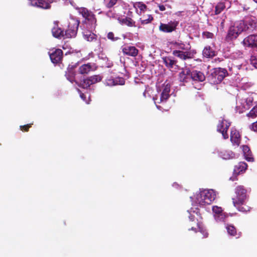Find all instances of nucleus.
<instances>
[{
    "instance_id": "c756f323",
    "label": "nucleus",
    "mask_w": 257,
    "mask_h": 257,
    "mask_svg": "<svg viewBox=\"0 0 257 257\" xmlns=\"http://www.w3.org/2000/svg\"><path fill=\"white\" fill-rule=\"evenodd\" d=\"M203 55L206 58L212 57L215 55V53L210 47H205L203 51Z\"/></svg>"
},
{
    "instance_id": "ddd939ff",
    "label": "nucleus",
    "mask_w": 257,
    "mask_h": 257,
    "mask_svg": "<svg viewBox=\"0 0 257 257\" xmlns=\"http://www.w3.org/2000/svg\"><path fill=\"white\" fill-rule=\"evenodd\" d=\"M177 25V23L174 22H170L168 24L161 23L159 30L164 33H171L176 29Z\"/></svg>"
},
{
    "instance_id": "b1692460",
    "label": "nucleus",
    "mask_w": 257,
    "mask_h": 257,
    "mask_svg": "<svg viewBox=\"0 0 257 257\" xmlns=\"http://www.w3.org/2000/svg\"><path fill=\"white\" fill-rule=\"evenodd\" d=\"M230 7V3L228 1L221 2L217 4L215 7V14H220L225 8Z\"/></svg>"
},
{
    "instance_id": "dca6fc26",
    "label": "nucleus",
    "mask_w": 257,
    "mask_h": 257,
    "mask_svg": "<svg viewBox=\"0 0 257 257\" xmlns=\"http://www.w3.org/2000/svg\"><path fill=\"white\" fill-rule=\"evenodd\" d=\"M52 33L53 36L56 38H64V31L61 29V28L59 27L57 22H55L54 23V26L52 29Z\"/></svg>"
},
{
    "instance_id": "a19ab883",
    "label": "nucleus",
    "mask_w": 257,
    "mask_h": 257,
    "mask_svg": "<svg viewBox=\"0 0 257 257\" xmlns=\"http://www.w3.org/2000/svg\"><path fill=\"white\" fill-rule=\"evenodd\" d=\"M107 38L108 39H110L112 41H115V40H117V38H115L114 37V34L112 33V32H109L108 34H107Z\"/></svg>"
},
{
    "instance_id": "0eeeda50",
    "label": "nucleus",
    "mask_w": 257,
    "mask_h": 257,
    "mask_svg": "<svg viewBox=\"0 0 257 257\" xmlns=\"http://www.w3.org/2000/svg\"><path fill=\"white\" fill-rule=\"evenodd\" d=\"M102 77L99 75H94L87 77L81 82L80 86L83 88H88L91 85L101 81Z\"/></svg>"
},
{
    "instance_id": "58836bf2",
    "label": "nucleus",
    "mask_w": 257,
    "mask_h": 257,
    "mask_svg": "<svg viewBox=\"0 0 257 257\" xmlns=\"http://www.w3.org/2000/svg\"><path fill=\"white\" fill-rule=\"evenodd\" d=\"M213 34L209 32H204L203 33V36L206 38H212Z\"/></svg>"
},
{
    "instance_id": "09e8293b",
    "label": "nucleus",
    "mask_w": 257,
    "mask_h": 257,
    "mask_svg": "<svg viewBox=\"0 0 257 257\" xmlns=\"http://www.w3.org/2000/svg\"><path fill=\"white\" fill-rule=\"evenodd\" d=\"M189 213L191 214V213L192 212V209H191L190 211H188Z\"/></svg>"
},
{
    "instance_id": "6e6552de",
    "label": "nucleus",
    "mask_w": 257,
    "mask_h": 257,
    "mask_svg": "<svg viewBox=\"0 0 257 257\" xmlns=\"http://www.w3.org/2000/svg\"><path fill=\"white\" fill-rule=\"evenodd\" d=\"M52 52H49V56L51 62L54 64L61 63L63 57V52L60 49L52 50Z\"/></svg>"
},
{
    "instance_id": "c9c22d12",
    "label": "nucleus",
    "mask_w": 257,
    "mask_h": 257,
    "mask_svg": "<svg viewBox=\"0 0 257 257\" xmlns=\"http://www.w3.org/2000/svg\"><path fill=\"white\" fill-rule=\"evenodd\" d=\"M138 54V50L134 46H130V56H136Z\"/></svg>"
},
{
    "instance_id": "9d476101",
    "label": "nucleus",
    "mask_w": 257,
    "mask_h": 257,
    "mask_svg": "<svg viewBox=\"0 0 257 257\" xmlns=\"http://www.w3.org/2000/svg\"><path fill=\"white\" fill-rule=\"evenodd\" d=\"M230 125V123L225 119H222L221 120L219 121V123L217 126V131L222 134L224 139H226L228 138V136L226 133Z\"/></svg>"
},
{
    "instance_id": "4c0bfd02",
    "label": "nucleus",
    "mask_w": 257,
    "mask_h": 257,
    "mask_svg": "<svg viewBox=\"0 0 257 257\" xmlns=\"http://www.w3.org/2000/svg\"><path fill=\"white\" fill-rule=\"evenodd\" d=\"M33 123H29L24 125H21L20 126V130L23 132H28L29 128L32 126Z\"/></svg>"
},
{
    "instance_id": "f704fd0d",
    "label": "nucleus",
    "mask_w": 257,
    "mask_h": 257,
    "mask_svg": "<svg viewBox=\"0 0 257 257\" xmlns=\"http://www.w3.org/2000/svg\"><path fill=\"white\" fill-rule=\"evenodd\" d=\"M104 2L106 3V7L107 8H111L116 4L117 0H104Z\"/></svg>"
},
{
    "instance_id": "c85d7f7f",
    "label": "nucleus",
    "mask_w": 257,
    "mask_h": 257,
    "mask_svg": "<svg viewBox=\"0 0 257 257\" xmlns=\"http://www.w3.org/2000/svg\"><path fill=\"white\" fill-rule=\"evenodd\" d=\"M242 151L245 156V158L247 161H253V158L251 157V155H250V151L248 146H242Z\"/></svg>"
},
{
    "instance_id": "f257e3e1",
    "label": "nucleus",
    "mask_w": 257,
    "mask_h": 257,
    "mask_svg": "<svg viewBox=\"0 0 257 257\" xmlns=\"http://www.w3.org/2000/svg\"><path fill=\"white\" fill-rule=\"evenodd\" d=\"M77 10L84 19L82 22V27L86 29L94 30L97 26V19L95 14L84 7L78 8Z\"/></svg>"
},
{
    "instance_id": "2f4dec72",
    "label": "nucleus",
    "mask_w": 257,
    "mask_h": 257,
    "mask_svg": "<svg viewBox=\"0 0 257 257\" xmlns=\"http://www.w3.org/2000/svg\"><path fill=\"white\" fill-rule=\"evenodd\" d=\"M67 79L71 82L74 81L75 72L72 68H69L65 74Z\"/></svg>"
},
{
    "instance_id": "a211bd4d",
    "label": "nucleus",
    "mask_w": 257,
    "mask_h": 257,
    "mask_svg": "<svg viewBox=\"0 0 257 257\" xmlns=\"http://www.w3.org/2000/svg\"><path fill=\"white\" fill-rule=\"evenodd\" d=\"M31 4L33 6L44 9H49L51 8L50 4L44 0H32Z\"/></svg>"
},
{
    "instance_id": "f8f14e48",
    "label": "nucleus",
    "mask_w": 257,
    "mask_h": 257,
    "mask_svg": "<svg viewBox=\"0 0 257 257\" xmlns=\"http://www.w3.org/2000/svg\"><path fill=\"white\" fill-rule=\"evenodd\" d=\"M163 62L172 71H177L179 69V66L177 64V61L172 59L170 57H166L163 58Z\"/></svg>"
},
{
    "instance_id": "72a5a7b5",
    "label": "nucleus",
    "mask_w": 257,
    "mask_h": 257,
    "mask_svg": "<svg viewBox=\"0 0 257 257\" xmlns=\"http://www.w3.org/2000/svg\"><path fill=\"white\" fill-rule=\"evenodd\" d=\"M226 228L229 234L232 236H234L236 234V231L233 226L227 225Z\"/></svg>"
},
{
    "instance_id": "79ce46f5",
    "label": "nucleus",
    "mask_w": 257,
    "mask_h": 257,
    "mask_svg": "<svg viewBox=\"0 0 257 257\" xmlns=\"http://www.w3.org/2000/svg\"><path fill=\"white\" fill-rule=\"evenodd\" d=\"M250 128L254 132H257V121L251 124Z\"/></svg>"
},
{
    "instance_id": "a878e982",
    "label": "nucleus",
    "mask_w": 257,
    "mask_h": 257,
    "mask_svg": "<svg viewBox=\"0 0 257 257\" xmlns=\"http://www.w3.org/2000/svg\"><path fill=\"white\" fill-rule=\"evenodd\" d=\"M92 69V65L90 63L83 64L79 67V72L81 74H86L90 72Z\"/></svg>"
},
{
    "instance_id": "2eb2a0df",
    "label": "nucleus",
    "mask_w": 257,
    "mask_h": 257,
    "mask_svg": "<svg viewBox=\"0 0 257 257\" xmlns=\"http://www.w3.org/2000/svg\"><path fill=\"white\" fill-rule=\"evenodd\" d=\"M125 81L122 77H117L115 78H108L105 80V83L109 86H113L116 85H123Z\"/></svg>"
},
{
    "instance_id": "473e14b6",
    "label": "nucleus",
    "mask_w": 257,
    "mask_h": 257,
    "mask_svg": "<svg viewBox=\"0 0 257 257\" xmlns=\"http://www.w3.org/2000/svg\"><path fill=\"white\" fill-rule=\"evenodd\" d=\"M248 117L254 118L257 117V104L255 105L246 114Z\"/></svg>"
},
{
    "instance_id": "bb28decb",
    "label": "nucleus",
    "mask_w": 257,
    "mask_h": 257,
    "mask_svg": "<svg viewBox=\"0 0 257 257\" xmlns=\"http://www.w3.org/2000/svg\"><path fill=\"white\" fill-rule=\"evenodd\" d=\"M227 71L225 69L218 68L215 71V77H217L218 80L220 82L226 75Z\"/></svg>"
},
{
    "instance_id": "423d86ee",
    "label": "nucleus",
    "mask_w": 257,
    "mask_h": 257,
    "mask_svg": "<svg viewBox=\"0 0 257 257\" xmlns=\"http://www.w3.org/2000/svg\"><path fill=\"white\" fill-rule=\"evenodd\" d=\"M80 21L77 19L71 20L68 25V28L64 33V38L75 37L77 33Z\"/></svg>"
},
{
    "instance_id": "4468645a",
    "label": "nucleus",
    "mask_w": 257,
    "mask_h": 257,
    "mask_svg": "<svg viewBox=\"0 0 257 257\" xmlns=\"http://www.w3.org/2000/svg\"><path fill=\"white\" fill-rule=\"evenodd\" d=\"M173 54L182 60L191 58L193 56L190 50H176L173 51Z\"/></svg>"
},
{
    "instance_id": "864d4df0",
    "label": "nucleus",
    "mask_w": 257,
    "mask_h": 257,
    "mask_svg": "<svg viewBox=\"0 0 257 257\" xmlns=\"http://www.w3.org/2000/svg\"><path fill=\"white\" fill-rule=\"evenodd\" d=\"M191 229H192V230H194V228H193V227H192V228H191Z\"/></svg>"
},
{
    "instance_id": "ea45409f",
    "label": "nucleus",
    "mask_w": 257,
    "mask_h": 257,
    "mask_svg": "<svg viewBox=\"0 0 257 257\" xmlns=\"http://www.w3.org/2000/svg\"><path fill=\"white\" fill-rule=\"evenodd\" d=\"M251 63L255 68L257 69V58L254 56L251 57Z\"/></svg>"
},
{
    "instance_id": "49530a36",
    "label": "nucleus",
    "mask_w": 257,
    "mask_h": 257,
    "mask_svg": "<svg viewBox=\"0 0 257 257\" xmlns=\"http://www.w3.org/2000/svg\"><path fill=\"white\" fill-rule=\"evenodd\" d=\"M189 218L192 221H193L194 220V218H195V216L194 215H192V214H191L190 216H189Z\"/></svg>"
},
{
    "instance_id": "20e7f679",
    "label": "nucleus",
    "mask_w": 257,
    "mask_h": 257,
    "mask_svg": "<svg viewBox=\"0 0 257 257\" xmlns=\"http://www.w3.org/2000/svg\"><path fill=\"white\" fill-rule=\"evenodd\" d=\"M248 29L246 25L243 21H239L236 22L233 26H232L228 32V34L226 37V40L230 41L233 39H236L238 36L243 31Z\"/></svg>"
},
{
    "instance_id": "8fccbe9b",
    "label": "nucleus",
    "mask_w": 257,
    "mask_h": 257,
    "mask_svg": "<svg viewBox=\"0 0 257 257\" xmlns=\"http://www.w3.org/2000/svg\"><path fill=\"white\" fill-rule=\"evenodd\" d=\"M255 3H257V0H253Z\"/></svg>"
},
{
    "instance_id": "9b49d317",
    "label": "nucleus",
    "mask_w": 257,
    "mask_h": 257,
    "mask_svg": "<svg viewBox=\"0 0 257 257\" xmlns=\"http://www.w3.org/2000/svg\"><path fill=\"white\" fill-rule=\"evenodd\" d=\"M244 46L257 48V35H250L245 38L242 41Z\"/></svg>"
},
{
    "instance_id": "5701e85b",
    "label": "nucleus",
    "mask_w": 257,
    "mask_h": 257,
    "mask_svg": "<svg viewBox=\"0 0 257 257\" xmlns=\"http://www.w3.org/2000/svg\"><path fill=\"white\" fill-rule=\"evenodd\" d=\"M179 79L182 82H187L190 79L191 71L190 70L187 68L183 69L179 74Z\"/></svg>"
},
{
    "instance_id": "aec40b11",
    "label": "nucleus",
    "mask_w": 257,
    "mask_h": 257,
    "mask_svg": "<svg viewBox=\"0 0 257 257\" xmlns=\"http://www.w3.org/2000/svg\"><path fill=\"white\" fill-rule=\"evenodd\" d=\"M170 87L169 84H167L163 86V90L160 97V102L166 101L169 97Z\"/></svg>"
},
{
    "instance_id": "de8ad7c7",
    "label": "nucleus",
    "mask_w": 257,
    "mask_h": 257,
    "mask_svg": "<svg viewBox=\"0 0 257 257\" xmlns=\"http://www.w3.org/2000/svg\"><path fill=\"white\" fill-rule=\"evenodd\" d=\"M129 23H130V26H132V20L130 19Z\"/></svg>"
},
{
    "instance_id": "37998d69",
    "label": "nucleus",
    "mask_w": 257,
    "mask_h": 257,
    "mask_svg": "<svg viewBox=\"0 0 257 257\" xmlns=\"http://www.w3.org/2000/svg\"><path fill=\"white\" fill-rule=\"evenodd\" d=\"M200 232L202 233L204 237H206L208 235V233L204 230L202 228L199 227Z\"/></svg>"
},
{
    "instance_id": "603ef678",
    "label": "nucleus",
    "mask_w": 257,
    "mask_h": 257,
    "mask_svg": "<svg viewBox=\"0 0 257 257\" xmlns=\"http://www.w3.org/2000/svg\"><path fill=\"white\" fill-rule=\"evenodd\" d=\"M195 214H196L197 215H198L197 212H195Z\"/></svg>"
},
{
    "instance_id": "3c124183",
    "label": "nucleus",
    "mask_w": 257,
    "mask_h": 257,
    "mask_svg": "<svg viewBox=\"0 0 257 257\" xmlns=\"http://www.w3.org/2000/svg\"><path fill=\"white\" fill-rule=\"evenodd\" d=\"M190 198H191V199L192 200H193V197H190Z\"/></svg>"
},
{
    "instance_id": "7ed1b4c3",
    "label": "nucleus",
    "mask_w": 257,
    "mask_h": 257,
    "mask_svg": "<svg viewBox=\"0 0 257 257\" xmlns=\"http://www.w3.org/2000/svg\"><path fill=\"white\" fill-rule=\"evenodd\" d=\"M236 196L232 198L233 203L238 211L247 212L249 211V207L243 206L246 198V190L242 186H238L235 189Z\"/></svg>"
},
{
    "instance_id": "f3484780",
    "label": "nucleus",
    "mask_w": 257,
    "mask_h": 257,
    "mask_svg": "<svg viewBox=\"0 0 257 257\" xmlns=\"http://www.w3.org/2000/svg\"><path fill=\"white\" fill-rule=\"evenodd\" d=\"M91 30L86 29L83 32V37L88 42H96L97 41V36L92 32Z\"/></svg>"
},
{
    "instance_id": "7c9ffc66",
    "label": "nucleus",
    "mask_w": 257,
    "mask_h": 257,
    "mask_svg": "<svg viewBox=\"0 0 257 257\" xmlns=\"http://www.w3.org/2000/svg\"><path fill=\"white\" fill-rule=\"evenodd\" d=\"M220 156L223 159L228 160L234 157V153L230 151H225L221 152Z\"/></svg>"
},
{
    "instance_id": "4be33fe9",
    "label": "nucleus",
    "mask_w": 257,
    "mask_h": 257,
    "mask_svg": "<svg viewBox=\"0 0 257 257\" xmlns=\"http://www.w3.org/2000/svg\"><path fill=\"white\" fill-rule=\"evenodd\" d=\"M191 78L194 81L202 82L205 80V77L201 72L194 70L191 72Z\"/></svg>"
},
{
    "instance_id": "f03ea898",
    "label": "nucleus",
    "mask_w": 257,
    "mask_h": 257,
    "mask_svg": "<svg viewBox=\"0 0 257 257\" xmlns=\"http://www.w3.org/2000/svg\"><path fill=\"white\" fill-rule=\"evenodd\" d=\"M216 193L212 189L203 190L196 193L194 196V202L200 206L210 204L215 199Z\"/></svg>"
},
{
    "instance_id": "e433bc0d",
    "label": "nucleus",
    "mask_w": 257,
    "mask_h": 257,
    "mask_svg": "<svg viewBox=\"0 0 257 257\" xmlns=\"http://www.w3.org/2000/svg\"><path fill=\"white\" fill-rule=\"evenodd\" d=\"M147 17V19H140L142 24H147L150 23L153 20V17L151 15H148Z\"/></svg>"
},
{
    "instance_id": "1a4fd4ad",
    "label": "nucleus",
    "mask_w": 257,
    "mask_h": 257,
    "mask_svg": "<svg viewBox=\"0 0 257 257\" xmlns=\"http://www.w3.org/2000/svg\"><path fill=\"white\" fill-rule=\"evenodd\" d=\"M212 210L214 217L216 221L221 222L225 220L226 215L225 213L223 212L221 207L218 206H213Z\"/></svg>"
},
{
    "instance_id": "c03bdc74",
    "label": "nucleus",
    "mask_w": 257,
    "mask_h": 257,
    "mask_svg": "<svg viewBox=\"0 0 257 257\" xmlns=\"http://www.w3.org/2000/svg\"><path fill=\"white\" fill-rule=\"evenodd\" d=\"M122 52L124 54L128 55V49L126 47H123L122 48Z\"/></svg>"
},
{
    "instance_id": "39448f33",
    "label": "nucleus",
    "mask_w": 257,
    "mask_h": 257,
    "mask_svg": "<svg viewBox=\"0 0 257 257\" xmlns=\"http://www.w3.org/2000/svg\"><path fill=\"white\" fill-rule=\"evenodd\" d=\"M253 97L251 95H245L241 98H238L236 102V109L239 113L248 109L252 105Z\"/></svg>"
},
{
    "instance_id": "a18cd8bd",
    "label": "nucleus",
    "mask_w": 257,
    "mask_h": 257,
    "mask_svg": "<svg viewBox=\"0 0 257 257\" xmlns=\"http://www.w3.org/2000/svg\"><path fill=\"white\" fill-rule=\"evenodd\" d=\"M159 10L161 11H164L166 10L165 7L164 5H159Z\"/></svg>"
},
{
    "instance_id": "6ab92c4d",
    "label": "nucleus",
    "mask_w": 257,
    "mask_h": 257,
    "mask_svg": "<svg viewBox=\"0 0 257 257\" xmlns=\"http://www.w3.org/2000/svg\"><path fill=\"white\" fill-rule=\"evenodd\" d=\"M230 141L233 145L239 146L240 137L239 132L236 130H232L230 133Z\"/></svg>"
},
{
    "instance_id": "412c9836",
    "label": "nucleus",
    "mask_w": 257,
    "mask_h": 257,
    "mask_svg": "<svg viewBox=\"0 0 257 257\" xmlns=\"http://www.w3.org/2000/svg\"><path fill=\"white\" fill-rule=\"evenodd\" d=\"M172 46L174 48L180 50H190L191 46L189 43H184L181 41H176L172 43Z\"/></svg>"
},
{
    "instance_id": "cd10ccee",
    "label": "nucleus",
    "mask_w": 257,
    "mask_h": 257,
    "mask_svg": "<svg viewBox=\"0 0 257 257\" xmlns=\"http://www.w3.org/2000/svg\"><path fill=\"white\" fill-rule=\"evenodd\" d=\"M247 167V164L244 162H240L235 166L234 171L236 174H239L244 172Z\"/></svg>"
},
{
    "instance_id": "393cba45",
    "label": "nucleus",
    "mask_w": 257,
    "mask_h": 257,
    "mask_svg": "<svg viewBox=\"0 0 257 257\" xmlns=\"http://www.w3.org/2000/svg\"><path fill=\"white\" fill-rule=\"evenodd\" d=\"M134 7L136 12L140 15L144 14L147 10V6L142 2H137L134 4Z\"/></svg>"
}]
</instances>
